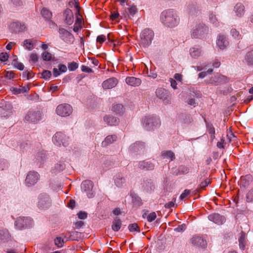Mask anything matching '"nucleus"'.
Segmentation results:
<instances>
[{
	"label": "nucleus",
	"mask_w": 253,
	"mask_h": 253,
	"mask_svg": "<svg viewBox=\"0 0 253 253\" xmlns=\"http://www.w3.org/2000/svg\"><path fill=\"white\" fill-rule=\"evenodd\" d=\"M160 21L166 27L174 28L176 27L180 22L177 12L173 9L164 10L160 15Z\"/></svg>",
	"instance_id": "1"
},
{
	"label": "nucleus",
	"mask_w": 253,
	"mask_h": 253,
	"mask_svg": "<svg viewBox=\"0 0 253 253\" xmlns=\"http://www.w3.org/2000/svg\"><path fill=\"white\" fill-rule=\"evenodd\" d=\"M142 127L146 130H154L160 127V119L154 115H148L143 117L141 120Z\"/></svg>",
	"instance_id": "2"
},
{
	"label": "nucleus",
	"mask_w": 253,
	"mask_h": 253,
	"mask_svg": "<svg viewBox=\"0 0 253 253\" xmlns=\"http://www.w3.org/2000/svg\"><path fill=\"white\" fill-rule=\"evenodd\" d=\"M154 37V33L150 29L143 30L140 34V45L143 47H148L152 43Z\"/></svg>",
	"instance_id": "3"
},
{
	"label": "nucleus",
	"mask_w": 253,
	"mask_h": 253,
	"mask_svg": "<svg viewBox=\"0 0 253 253\" xmlns=\"http://www.w3.org/2000/svg\"><path fill=\"white\" fill-rule=\"evenodd\" d=\"M209 29L204 23L197 24L191 32V36L195 38H202L208 34Z\"/></svg>",
	"instance_id": "4"
},
{
	"label": "nucleus",
	"mask_w": 253,
	"mask_h": 253,
	"mask_svg": "<svg viewBox=\"0 0 253 253\" xmlns=\"http://www.w3.org/2000/svg\"><path fill=\"white\" fill-rule=\"evenodd\" d=\"M52 141L57 146L66 147L69 144L70 138L64 133L57 132L53 136Z\"/></svg>",
	"instance_id": "5"
},
{
	"label": "nucleus",
	"mask_w": 253,
	"mask_h": 253,
	"mask_svg": "<svg viewBox=\"0 0 253 253\" xmlns=\"http://www.w3.org/2000/svg\"><path fill=\"white\" fill-rule=\"evenodd\" d=\"M51 205V200L45 193H42L38 197L37 207L40 210H45Z\"/></svg>",
	"instance_id": "6"
},
{
	"label": "nucleus",
	"mask_w": 253,
	"mask_h": 253,
	"mask_svg": "<svg viewBox=\"0 0 253 253\" xmlns=\"http://www.w3.org/2000/svg\"><path fill=\"white\" fill-rule=\"evenodd\" d=\"M72 106L68 104H61L59 105L56 109V113L61 117L69 116L72 113Z\"/></svg>",
	"instance_id": "7"
},
{
	"label": "nucleus",
	"mask_w": 253,
	"mask_h": 253,
	"mask_svg": "<svg viewBox=\"0 0 253 253\" xmlns=\"http://www.w3.org/2000/svg\"><path fill=\"white\" fill-rule=\"evenodd\" d=\"M93 182L89 180L84 181L81 184L82 191L85 193L88 198H92L94 196V193L92 190Z\"/></svg>",
	"instance_id": "8"
},
{
	"label": "nucleus",
	"mask_w": 253,
	"mask_h": 253,
	"mask_svg": "<svg viewBox=\"0 0 253 253\" xmlns=\"http://www.w3.org/2000/svg\"><path fill=\"white\" fill-rule=\"evenodd\" d=\"M32 224V220L28 217H19L15 222V226L18 229L30 227Z\"/></svg>",
	"instance_id": "9"
},
{
	"label": "nucleus",
	"mask_w": 253,
	"mask_h": 253,
	"mask_svg": "<svg viewBox=\"0 0 253 253\" xmlns=\"http://www.w3.org/2000/svg\"><path fill=\"white\" fill-rule=\"evenodd\" d=\"M156 95L157 97L163 100L164 104H168L170 103L169 92L165 88H157L156 90Z\"/></svg>",
	"instance_id": "10"
},
{
	"label": "nucleus",
	"mask_w": 253,
	"mask_h": 253,
	"mask_svg": "<svg viewBox=\"0 0 253 253\" xmlns=\"http://www.w3.org/2000/svg\"><path fill=\"white\" fill-rule=\"evenodd\" d=\"M42 119V115L40 111H29L25 117V121L36 123Z\"/></svg>",
	"instance_id": "11"
},
{
	"label": "nucleus",
	"mask_w": 253,
	"mask_h": 253,
	"mask_svg": "<svg viewBox=\"0 0 253 253\" xmlns=\"http://www.w3.org/2000/svg\"><path fill=\"white\" fill-rule=\"evenodd\" d=\"M40 175L37 172L30 171L27 175L25 183L28 186L35 185L39 180Z\"/></svg>",
	"instance_id": "12"
},
{
	"label": "nucleus",
	"mask_w": 253,
	"mask_h": 253,
	"mask_svg": "<svg viewBox=\"0 0 253 253\" xmlns=\"http://www.w3.org/2000/svg\"><path fill=\"white\" fill-rule=\"evenodd\" d=\"M191 242L196 248L205 249L207 247V242L206 240L201 236H195L191 239Z\"/></svg>",
	"instance_id": "13"
},
{
	"label": "nucleus",
	"mask_w": 253,
	"mask_h": 253,
	"mask_svg": "<svg viewBox=\"0 0 253 253\" xmlns=\"http://www.w3.org/2000/svg\"><path fill=\"white\" fill-rule=\"evenodd\" d=\"M60 38L67 43H70L73 41L74 37L73 35L67 30L60 28L59 29Z\"/></svg>",
	"instance_id": "14"
},
{
	"label": "nucleus",
	"mask_w": 253,
	"mask_h": 253,
	"mask_svg": "<svg viewBox=\"0 0 253 253\" xmlns=\"http://www.w3.org/2000/svg\"><path fill=\"white\" fill-rule=\"evenodd\" d=\"M10 28L13 32L17 33L25 31L27 27L24 23L16 21L12 23L10 25Z\"/></svg>",
	"instance_id": "15"
},
{
	"label": "nucleus",
	"mask_w": 253,
	"mask_h": 253,
	"mask_svg": "<svg viewBox=\"0 0 253 253\" xmlns=\"http://www.w3.org/2000/svg\"><path fill=\"white\" fill-rule=\"evenodd\" d=\"M208 218L210 221L218 225L223 224L225 221L223 216L216 213L210 214L208 216Z\"/></svg>",
	"instance_id": "16"
},
{
	"label": "nucleus",
	"mask_w": 253,
	"mask_h": 253,
	"mask_svg": "<svg viewBox=\"0 0 253 253\" xmlns=\"http://www.w3.org/2000/svg\"><path fill=\"white\" fill-rule=\"evenodd\" d=\"M117 84V79L113 77L104 81L102 84V86L104 89H108L115 87Z\"/></svg>",
	"instance_id": "17"
},
{
	"label": "nucleus",
	"mask_w": 253,
	"mask_h": 253,
	"mask_svg": "<svg viewBox=\"0 0 253 253\" xmlns=\"http://www.w3.org/2000/svg\"><path fill=\"white\" fill-rule=\"evenodd\" d=\"M202 50L199 45H195L192 47L189 50V53L193 58L197 59L202 54Z\"/></svg>",
	"instance_id": "18"
},
{
	"label": "nucleus",
	"mask_w": 253,
	"mask_h": 253,
	"mask_svg": "<svg viewBox=\"0 0 253 253\" xmlns=\"http://www.w3.org/2000/svg\"><path fill=\"white\" fill-rule=\"evenodd\" d=\"M144 148V145L143 143L141 142H136L129 147V150L132 153H137L143 151Z\"/></svg>",
	"instance_id": "19"
},
{
	"label": "nucleus",
	"mask_w": 253,
	"mask_h": 253,
	"mask_svg": "<svg viewBox=\"0 0 253 253\" xmlns=\"http://www.w3.org/2000/svg\"><path fill=\"white\" fill-rule=\"evenodd\" d=\"M228 44V42L224 36H218L216 40V45L219 48L224 49L227 46Z\"/></svg>",
	"instance_id": "20"
},
{
	"label": "nucleus",
	"mask_w": 253,
	"mask_h": 253,
	"mask_svg": "<svg viewBox=\"0 0 253 253\" xmlns=\"http://www.w3.org/2000/svg\"><path fill=\"white\" fill-rule=\"evenodd\" d=\"M114 181L117 187H122L126 184V179L122 173H118L114 178Z\"/></svg>",
	"instance_id": "21"
},
{
	"label": "nucleus",
	"mask_w": 253,
	"mask_h": 253,
	"mask_svg": "<svg viewBox=\"0 0 253 253\" xmlns=\"http://www.w3.org/2000/svg\"><path fill=\"white\" fill-rule=\"evenodd\" d=\"M126 82L128 85L138 86L141 84V81L139 78L134 77H128L126 79Z\"/></svg>",
	"instance_id": "22"
},
{
	"label": "nucleus",
	"mask_w": 253,
	"mask_h": 253,
	"mask_svg": "<svg viewBox=\"0 0 253 253\" xmlns=\"http://www.w3.org/2000/svg\"><path fill=\"white\" fill-rule=\"evenodd\" d=\"M64 15L65 17V21L66 23L71 25L74 21L73 13L71 10L66 9L64 12Z\"/></svg>",
	"instance_id": "23"
},
{
	"label": "nucleus",
	"mask_w": 253,
	"mask_h": 253,
	"mask_svg": "<svg viewBox=\"0 0 253 253\" xmlns=\"http://www.w3.org/2000/svg\"><path fill=\"white\" fill-rule=\"evenodd\" d=\"M104 121L108 126H116L119 123V120L117 118L110 115L105 116Z\"/></svg>",
	"instance_id": "24"
},
{
	"label": "nucleus",
	"mask_w": 253,
	"mask_h": 253,
	"mask_svg": "<svg viewBox=\"0 0 253 253\" xmlns=\"http://www.w3.org/2000/svg\"><path fill=\"white\" fill-rule=\"evenodd\" d=\"M139 168L144 170H152L154 168V165L150 162L141 161L139 163Z\"/></svg>",
	"instance_id": "25"
},
{
	"label": "nucleus",
	"mask_w": 253,
	"mask_h": 253,
	"mask_svg": "<svg viewBox=\"0 0 253 253\" xmlns=\"http://www.w3.org/2000/svg\"><path fill=\"white\" fill-rule=\"evenodd\" d=\"M117 139V136L116 135H110L106 137L104 140L102 142V145L103 147H106L115 141Z\"/></svg>",
	"instance_id": "26"
},
{
	"label": "nucleus",
	"mask_w": 253,
	"mask_h": 253,
	"mask_svg": "<svg viewBox=\"0 0 253 253\" xmlns=\"http://www.w3.org/2000/svg\"><path fill=\"white\" fill-rule=\"evenodd\" d=\"M46 159V155L45 152L44 151H41L38 152L36 156V162L38 164H43L44 162L45 161Z\"/></svg>",
	"instance_id": "27"
},
{
	"label": "nucleus",
	"mask_w": 253,
	"mask_h": 253,
	"mask_svg": "<svg viewBox=\"0 0 253 253\" xmlns=\"http://www.w3.org/2000/svg\"><path fill=\"white\" fill-rule=\"evenodd\" d=\"M234 11L237 16L241 17L244 15L245 10L243 4L238 3L234 7Z\"/></svg>",
	"instance_id": "28"
},
{
	"label": "nucleus",
	"mask_w": 253,
	"mask_h": 253,
	"mask_svg": "<svg viewBox=\"0 0 253 253\" xmlns=\"http://www.w3.org/2000/svg\"><path fill=\"white\" fill-rule=\"evenodd\" d=\"M30 89L28 85L24 86H20L19 88L11 87L10 90L13 92L14 94H18L28 92Z\"/></svg>",
	"instance_id": "29"
},
{
	"label": "nucleus",
	"mask_w": 253,
	"mask_h": 253,
	"mask_svg": "<svg viewBox=\"0 0 253 253\" xmlns=\"http://www.w3.org/2000/svg\"><path fill=\"white\" fill-rule=\"evenodd\" d=\"M10 238L8 231L6 229L0 230V240L3 242L8 241Z\"/></svg>",
	"instance_id": "30"
},
{
	"label": "nucleus",
	"mask_w": 253,
	"mask_h": 253,
	"mask_svg": "<svg viewBox=\"0 0 253 253\" xmlns=\"http://www.w3.org/2000/svg\"><path fill=\"white\" fill-rule=\"evenodd\" d=\"M112 111L115 112L117 114L121 115L124 113L125 108L122 104H117L113 105L112 107Z\"/></svg>",
	"instance_id": "31"
},
{
	"label": "nucleus",
	"mask_w": 253,
	"mask_h": 253,
	"mask_svg": "<svg viewBox=\"0 0 253 253\" xmlns=\"http://www.w3.org/2000/svg\"><path fill=\"white\" fill-rule=\"evenodd\" d=\"M161 156L163 159H169L170 161L175 159V155L171 151H163L162 152Z\"/></svg>",
	"instance_id": "32"
},
{
	"label": "nucleus",
	"mask_w": 253,
	"mask_h": 253,
	"mask_svg": "<svg viewBox=\"0 0 253 253\" xmlns=\"http://www.w3.org/2000/svg\"><path fill=\"white\" fill-rule=\"evenodd\" d=\"M122 226V222L120 219L116 217L112 222V229L115 232L118 231Z\"/></svg>",
	"instance_id": "33"
},
{
	"label": "nucleus",
	"mask_w": 253,
	"mask_h": 253,
	"mask_svg": "<svg viewBox=\"0 0 253 253\" xmlns=\"http://www.w3.org/2000/svg\"><path fill=\"white\" fill-rule=\"evenodd\" d=\"M209 20L214 26L218 27L219 25V22L216 16L213 13H210L209 14Z\"/></svg>",
	"instance_id": "34"
},
{
	"label": "nucleus",
	"mask_w": 253,
	"mask_h": 253,
	"mask_svg": "<svg viewBox=\"0 0 253 253\" xmlns=\"http://www.w3.org/2000/svg\"><path fill=\"white\" fill-rule=\"evenodd\" d=\"M246 234L242 232L239 239V247L241 250H244L246 246Z\"/></svg>",
	"instance_id": "35"
},
{
	"label": "nucleus",
	"mask_w": 253,
	"mask_h": 253,
	"mask_svg": "<svg viewBox=\"0 0 253 253\" xmlns=\"http://www.w3.org/2000/svg\"><path fill=\"white\" fill-rule=\"evenodd\" d=\"M245 60L248 65H253V50L246 54Z\"/></svg>",
	"instance_id": "36"
},
{
	"label": "nucleus",
	"mask_w": 253,
	"mask_h": 253,
	"mask_svg": "<svg viewBox=\"0 0 253 253\" xmlns=\"http://www.w3.org/2000/svg\"><path fill=\"white\" fill-rule=\"evenodd\" d=\"M225 77L224 76L221 75H216L214 76V77L210 80V83H220L224 79Z\"/></svg>",
	"instance_id": "37"
},
{
	"label": "nucleus",
	"mask_w": 253,
	"mask_h": 253,
	"mask_svg": "<svg viewBox=\"0 0 253 253\" xmlns=\"http://www.w3.org/2000/svg\"><path fill=\"white\" fill-rule=\"evenodd\" d=\"M42 16L46 19H50L52 17V13L46 8H43L41 11Z\"/></svg>",
	"instance_id": "38"
},
{
	"label": "nucleus",
	"mask_w": 253,
	"mask_h": 253,
	"mask_svg": "<svg viewBox=\"0 0 253 253\" xmlns=\"http://www.w3.org/2000/svg\"><path fill=\"white\" fill-rule=\"evenodd\" d=\"M188 13L191 15H197L199 13V10L196 5H191L189 7Z\"/></svg>",
	"instance_id": "39"
},
{
	"label": "nucleus",
	"mask_w": 253,
	"mask_h": 253,
	"mask_svg": "<svg viewBox=\"0 0 253 253\" xmlns=\"http://www.w3.org/2000/svg\"><path fill=\"white\" fill-rule=\"evenodd\" d=\"M25 48L29 50H31L33 48V43L32 40L27 39L24 41V45Z\"/></svg>",
	"instance_id": "40"
},
{
	"label": "nucleus",
	"mask_w": 253,
	"mask_h": 253,
	"mask_svg": "<svg viewBox=\"0 0 253 253\" xmlns=\"http://www.w3.org/2000/svg\"><path fill=\"white\" fill-rule=\"evenodd\" d=\"M230 33L235 39L239 40L241 38V35L240 34L239 32L235 28L231 29Z\"/></svg>",
	"instance_id": "41"
},
{
	"label": "nucleus",
	"mask_w": 253,
	"mask_h": 253,
	"mask_svg": "<svg viewBox=\"0 0 253 253\" xmlns=\"http://www.w3.org/2000/svg\"><path fill=\"white\" fill-rule=\"evenodd\" d=\"M178 172L180 174H185L189 172V168L185 166H180L178 169Z\"/></svg>",
	"instance_id": "42"
},
{
	"label": "nucleus",
	"mask_w": 253,
	"mask_h": 253,
	"mask_svg": "<svg viewBox=\"0 0 253 253\" xmlns=\"http://www.w3.org/2000/svg\"><path fill=\"white\" fill-rule=\"evenodd\" d=\"M69 4L70 6H74L76 9L75 15L79 14L80 7L76 1H70Z\"/></svg>",
	"instance_id": "43"
},
{
	"label": "nucleus",
	"mask_w": 253,
	"mask_h": 253,
	"mask_svg": "<svg viewBox=\"0 0 253 253\" xmlns=\"http://www.w3.org/2000/svg\"><path fill=\"white\" fill-rule=\"evenodd\" d=\"M52 74L50 71L44 70L42 73V78L44 80H48L51 77Z\"/></svg>",
	"instance_id": "44"
},
{
	"label": "nucleus",
	"mask_w": 253,
	"mask_h": 253,
	"mask_svg": "<svg viewBox=\"0 0 253 253\" xmlns=\"http://www.w3.org/2000/svg\"><path fill=\"white\" fill-rule=\"evenodd\" d=\"M205 121L206 124V127L208 130L209 133H215V129L212 124L210 123H208L206 122V120Z\"/></svg>",
	"instance_id": "45"
},
{
	"label": "nucleus",
	"mask_w": 253,
	"mask_h": 253,
	"mask_svg": "<svg viewBox=\"0 0 253 253\" xmlns=\"http://www.w3.org/2000/svg\"><path fill=\"white\" fill-rule=\"evenodd\" d=\"M54 243L55 245L58 247H61L64 244V240L60 237H57L54 240Z\"/></svg>",
	"instance_id": "46"
},
{
	"label": "nucleus",
	"mask_w": 253,
	"mask_h": 253,
	"mask_svg": "<svg viewBox=\"0 0 253 253\" xmlns=\"http://www.w3.org/2000/svg\"><path fill=\"white\" fill-rule=\"evenodd\" d=\"M68 67L70 71H74L78 68V64L75 62H72L68 64Z\"/></svg>",
	"instance_id": "47"
},
{
	"label": "nucleus",
	"mask_w": 253,
	"mask_h": 253,
	"mask_svg": "<svg viewBox=\"0 0 253 253\" xmlns=\"http://www.w3.org/2000/svg\"><path fill=\"white\" fill-rule=\"evenodd\" d=\"M128 229L130 232H134V231H136L137 232H140V230L137 226V224L136 223L130 224L128 226Z\"/></svg>",
	"instance_id": "48"
},
{
	"label": "nucleus",
	"mask_w": 253,
	"mask_h": 253,
	"mask_svg": "<svg viewBox=\"0 0 253 253\" xmlns=\"http://www.w3.org/2000/svg\"><path fill=\"white\" fill-rule=\"evenodd\" d=\"M33 77V74L32 71H26L25 72H23L22 73V77L27 80L32 78Z\"/></svg>",
	"instance_id": "49"
},
{
	"label": "nucleus",
	"mask_w": 253,
	"mask_h": 253,
	"mask_svg": "<svg viewBox=\"0 0 253 253\" xmlns=\"http://www.w3.org/2000/svg\"><path fill=\"white\" fill-rule=\"evenodd\" d=\"M8 164L7 161L4 159H0V169L3 170L8 167Z\"/></svg>",
	"instance_id": "50"
},
{
	"label": "nucleus",
	"mask_w": 253,
	"mask_h": 253,
	"mask_svg": "<svg viewBox=\"0 0 253 253\" xmlns=\"http://www.w3.org/2000/svg\"><path fill=\"white\" fill-rule=\"evenodd\" d=\"M9 55L6 52H1L0 53V61L5 62L8 60Z\"/></svg>",
	"instance_id": "51"
},
{
	"label": "nucleus",
	"mask_w": 253,
	"mask_h": 253,
	"mask_svg": "<svg viewBox=\"0 0 253 253\" xmlns=\"http://www.w3.org/2000/svg\"><path fill=\"white\" fill-rule=\"evenodd\" d=\"M42 59L44 61H49L51 59V54L48 52L45 51L42 53Z\"/></svg>",
	"instance_id": "52"
},
{
	"label": "nucleus",
	"mask_w": 253,
	"mask_h": 253,
	"mask_svg": "<svg viewBox=\"0 0 253 253\" xmlns=\"http://www.w3.org/2000/svg\"><path fill=\"white\" fill-rule=\"evenodd\" d=\"M156 217L157 215L156 213L155 212H152L148 215L147 219L148 221L152 222L156 219Z\"/></svg>",
	"instance_id": "53"
},
{
	"label": "nucleus",
	"mask_w": 253,
	"mask_h": 253,
	"mask_svg": "<svg viewBox=\"0 0 253 253\" xmlns=\"http://www.w3.org/2000/svg\"><path fill=\"white\" fill-rule=\"evenodd\" d=\"M211 183V180L209 178L206 179L204 181L201 182L200 187L201 189H204Z\"/></svg>",
	"instance_id": "54"
},
{
	"label": "nucleus",
	"mask_w": 253,
	"mask_h": 253,
	"mask_svg": "<svg viewBox=\"0 0 253 253\" xmlns=\"http://www.w3.org/2000/svg\"><path fill=\"white\" fill-rule=\"evenodd\" d=\"M128 10L129 14L133 16L137 11V8L135 6L132 5L128 8Z\"/></svg>",
	"instance_id": "55"
},
{
	"label": "nucleus",
	"mask_w": 253,
	"mask_h": 253,
	"mask_svg": "<svg viewBox=\"0 0 253 253\" xmlns=\"http://www.w3.org/2000/svg\"><path fill=\"white\" fill-rule=\"evenodd\" d=\"M186 229V225L185 224H182L178 225L176 228L174 229V231L178 232H182L185 231Z\"/></svg>",
	"instance_id": "56"
},
{
	"label": "nucleus",
	"mask_w": 253,
	"mask_h": 253,
	"mask_svg": "<svg viewBox=\"0 0 253 253\" xmlns=\"http://www.w3.org/2000/svg\"><path fill=\"white\" fill-rule=\"evenodd\" d=\"M14 66L17 69L20 70H23L24 68V65L22 63L19 62L18 61H14Z\"/></svg>",
	"instance_id": "57"
},
{
	"label": "nucleus",
	"mask_w": 253,
	"mask_h": 253,
	"mask_svg": "<svg viewBox=\"0 0 253 253\" xmlns=\"http://www.w3.org/2000/svg\"><path fill=\"white\" fill-rule=\"evenodd\" d=\"M247 200L248 202H253V189H251L247 194Z\"/></svg>",
	"instance_id": "58"
},
{
	"label": "nucleus",
	"mask_w": 253,
	"mask_h": 253,
	"mask_svg": "<svg viewBox=\"0 0 253 253\" xmlns=\"http://www.w3.org/2000/svg\"><path fill=\"white\" fill-rule=\"evenodd\" d=\"M191 192L190 190L186 189L180 195V199L181 200H183L184 198H185L187 196H188Z\"/></svg>",
	"instance_id": "59"
},
{
	"label": "nucleus",
	"mask_w": 253,
	"mask_h": 253,
	"mask_svg": "<svg viewBox=\"0 0 253 253\" xmlns=\"http://www.w3.org/2000/svg\"><path fill=\"white\" fill-rule=\"evenodd\" d=\"M81 70L84 72H85V73H92L93 72V70L89 68L88 67L86 66H85V65H82L81 66Z\"/></svg>",
	"instance_id": "60"
},
{
	"label": "nucleus",
	"mask_w": 253,
	"mask_h": 253,
	"mask_svg": "<svg viewBox=\"0 0 253 253\" xmlns=\"http://www.w3.org/2000/svg\"><path fill=\"white\" fill-rule=\"evenodd\" d=\"M58 68L61 74L66 72L67 70V67L63 64H59L58 65Z\"/></svg>",
	"instance_id": "61"
},
{
	"label": "nucleus",
	"mask_w": 253,
	"mask_h": 253,
	"mask_svg": "<svg viewBox=\"0 0 253 253\" xmlns=\"http://www.w3.org/2000/svg\"><path fill=\"white\" fill-rule=\"evenodd\" d=\"M106 40V37L103 35H99L97 37L96 41L100 43H102Z\"/></svg>",
	"instance_id": "62"
},
{
	"label": "nucleus",
	"mask_w": 253,
	"mask_h": 253,
	"mask_svg": "<svg viewBox=\"0 0 253 253\" xmlns=\"http://www.w3.org/2000/svg\"><path fill=\"white\" fill-rule=\"evenodd\" d=\"M147 76L149 77L155 79L157 77V74L154 71L151 70L149 72L147 73Z\"/></svg>",
	"instance_id": "63"
},
{
	"label": "nucleus",
	"mask_w": 253,
	"mask_h": 253,
	"mask_svg": "<svg viewBox=\"0 0 253 253\" xmlns=\"http://www.w3.org/2000/svg\"><path fill=\"white\" fill-rule=\"evenodd\" d=\"M78 215V217L81 219H84L87 217V213L85 212L80 211Z\"/></svg>",
	"instance_id": "64"
}]
</instances>
